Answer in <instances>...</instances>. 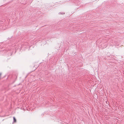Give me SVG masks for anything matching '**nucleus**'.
<instances>
[{
    "label": "nucleus",
    "mask_w": 124,
    "mask_h": 124,
    "mask_svg": "<svg viewBox=\"0 0 124 124\" xmlns=\"http://www.w3.org/2000/svg\"><path fill=\"white\" fill-rule=\"evenodd\" d=\"M14 122H16V120L15 117H13Z\"/></svg>",
    "instance_id": "f257e3e1"
}]
</instances>
